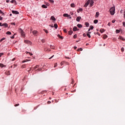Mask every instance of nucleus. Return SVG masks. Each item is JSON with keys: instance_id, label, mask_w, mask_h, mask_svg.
<instances>
[{"instance_id": "obj_1", "label": "nucleus", "mask_w": 125, "mask_h": 125, "mask_svg": "<svg viewBox=\"0 0 125 125\" xmlns=\"http://www.w3.org/2000/svg\"><path fill=\"white\" fill-rule=\"evenodd\" d=\"M109 12L111 13V15L115 14V7L111 8V9H109Z\"/></svg>"}, {"instance_id": "obj_2", "label": "nucleus", "mask_w": 125, "mask_h": 125, "mask_svg": "<svg viewBox=\"0 0 125 125\" xmlns=\"http://www.w3.org/2000/svg\"><path fill=\"white\" fill-rule=\"evenodd\" d=\"M19 32H20V34H21V37H24V36H25V33H24V32L23 31V30H21V29H19Z\"/></svg>"}, {"instance_id": "obj_3", "label": "nucleus", "mask_w": 125, "mask_h": 125, "mask_svg": "<svg viewBox=\"0 0 125 125\" xmlns=\"http://www.w3.org/2000/svg\"><path fill=\"white\" fill-rule=\"evenodd\" d=\"M89 3V4H90V7L93 6V4L94 3V2L93 1V0H87V2H86V3Z\"/></svg>"}, {"instance_id": "obj_4", "label": "nucleus", "mask_w": 125, "mask_h": 125, "mask_svg": "<svg viewBox=\"0 0 125 125\" xmlns=\"http://www.w3.org/2000/svg\"><path fill=\"white\" fill-rule=\"evenodd\" d=\"M24 43L28 45H31L32 44V42L28 40H24Z\"/></svg>"}, {"instance_id": "obj_5", "label": "nucleus", "mask_w": 125, "mask_h": 125, "mask_svg": "<svg viewBox=\"0 0 125 125\" xmlns=\"http://www.w3.org/2000/svg\"><path fill=\"white\" fill-rule=\"evenodd\" d=\"M71 30H72V31H73L74 32L78 31V28L76 27V26H74L73 28H69V31H71Z\"/></svg>"}, {"instance_id": "obj_6", "label": "nucleus", "mask_w": 125, "mask_h": 125, "mask_svg": "<svg viewBox=\"0 0 125 125\" xmlns=\"http://www.w3.org/2000/svg\"><path fill=\"white\" fill-rule=\"evenodd\" d=\"M0 26H2L5 28H7L8 27V23H5L4 24H2V25H0Z\"/></svg>"}, {"instance_id": "obj_7", "label": "nucleus", "mask_w": 125, "mask_h": 125, "mask_svg": "<svg viewBox=\"0 0 125 125\" xmlns=\"http://www.w3.org/2000/svg\"><path fill=\"white\" fill-rule=\"evenodd\" d=\"M62 17L68 18L69 17V19H71V17H69V15H68L67 14H64L62 15Z\"/></svg>"}, {"instance_id": "obj_8", "label": "nucleus", "mask_w": 125, "mask_h": 125, "mask_svg": "<svg viewBox=\"0 0 125 125\" xmlns=\"http://www.w3.org/2000/svg\"><path fill=\"white\" fill-rule=\"evenodd\" d=\"M43 51H45V52H50V49L47 48H43Z\"/></svg>"}, {"instance_id": "obj_9", "label": "nucleus", "mask_w": 125, "mask_h": 125, "mask_svg": "<svg viewBox=\"0 0 125 125\" xmlns=\"http://www.w3.org/2000/svg\"><path fill=\"white\" fill-rule=\"evenodd\" d=\"M49 6V4H46V5H42V8L46 9L47 8V6Z\"/></svg>"}, {"instance_id": "obj_10", "label": "nucleus", "mask_w": 125, "mask_h": 125, "mask_svg": "<svg viewBox=\"0 0 125 125\" xmlns=\"http://www.w3.org/2000/svg\"><path fill=\"white\" fill-rule=\"evenodd\" d=\"M12 14L18 15L19 14V12H17V11H12Z\"/></svg>"}, {"instance_id": "obj_11", "label": "nucleus", "mask_w": 125, "mask_h": 125, "mask_svg": "<svg viewBox=\"0 0 125 125\" xmlns=\"http://www.w3.org/2000/svg\"><path fill=\"white\" fill-rule=\"evenodd\" d=\"M81 17H76V21L79 22V21H81Z\"/></svg>"}, {"instance_id": "obj_12", "label": "nucleus", "mask_w": 125, "mask_h": 125, "mask_svg": "<svg viewBox=\"0 0 125 125\" xmlns=\"http://www.w3.org/2000/svg\"><path fill=\"white\" fill-rule=\"evenodd\" d=\"M37 33H38V32L37 31L34 30V31H33V35H34V36H37Z\"/></svg>"}, {"instance_id": "obj_13", "label": "nucleus", "mask_w": 125, "mask_h": 125, "mask_svg": "<svg viewBox=\"0 0 125 125\" xmlns=\"http://www.w3.org/2000/svg\"><path fill=\"white\" fill-rule=\"evenodd\" d=\"M6 67V65H5L2 63H0V67L1 68H5Z\"/></svg>"}, {"instance_id": "obj_14", "label": "nucleus", "mask_w": 125, "mask_h": 125, "mask_svg": "<svg viewBox=\"0 0 125 125\" xmlns=\"http://www.w3.org/2000/svg\"><path fill=\"white\" fill-rule=\"evenodd\" d=\"M50 20H52V21H56V18H55L53 16L50 17Z\"/></svg>"}, {"instance_id": "obj_15", "label": "nucleus", "mask_w": 125, "mask_h": 125, "mask_svg": "<svg viewBox=\"0 0 125 125\" xmlns=\"http://www.w3.org/2000/svg\"><path fill=\"white\" fill-rule=\"evenodd\" d=\"M76 27H78V28H81L83 27V26H82V24H78L77 25H76Z\"/></svg>"}, {"instance_id": "obj_16", "label": "nucleus", "mask_w": 125, "mask_h": 125, "mask_svg": "<svg viewBox=\"0 0 125 125\" xmlns=\"http://www.w3.org/2000/svg\"><path fill=\"white\" fill-rule=\"evenodd\" d=\"M119 39L120 40L123 41H125V38H123V37H122V36L119 37Z\"/></svg>"}, {"instance_id": "obj_17", "label": "nucleus", "mask_w": 125, "mask_h": 125, "mask_svg": "<svg viewBox=\"0 0 125 125\" xmlns=\"http://www.w3.org/2000/svg\"><path fill=\"white\" fill-rule=\"evenodd\" d=\"M90 33H91V32H87V36H86L89 38H91V36H90Z\"/></svg>"}, {"instance_id": "obj_18", "label": "nucleus", "mask_w": 125, "mask_h": 125, "mask_svg": "<svg viewBox=\"0 0 125 125\" xmlns=\"http://www.w3.org/2000/svg\"><path fill=\"white\" fill-rule=\"evenodd\" d=\"M100 15V13L98 12H96V18H98V16Z\"/></svg>"}, {"instance_id": "obj_19", "label": "nucleus", "mask_w": 125, "mask_h": 125, "mask_svg": "<svg viewBox=\"0 0 125 125\" xmlns=\"http://www.w3.org/2000/svg\"><path fill=\"white\" fill-rule=\"evenodd\" d=\"M5 74H6V76H9V75H10V73H9V71H6V72H5Z\"/></svg>"}, {"instance_id": "obj_20", "label": "nucleus", "mask_w": 125, "mask_h": 125, "mask_svg": "<svg viewBox=\"0 0 125 125\" xmlns=\"http://www.w3.org/2000/svg\"><path fill=\"white\" fill-rule=\"evenodd\" d=\"M107 37H108V36H106V35H104V36L103 37V39L105 40Z\"/></svg>"}, {"instance_id": "obj_21", "label": "nucleus", "mask_w": 125, "mask_h": 125, "mask_svg": "<svg viewBox=\"0 0 125 125\" xmlns=\"http://www.w3.org/2000/svg\"><path fill=\"white\" fill-rule=\"evenodd\" d=\"M93 28H94V27H93V26L90 25V28L88 30V31H90V30H93Z\"/></svg>"}, {"instance_id": "obj_22", "label": "nucleus", "mask_w": 125, "mask_h": 125, "mask_svg": "<svg viewBox=\"0 0 125 125\" xmlns=\"http://www.w3.org/2000/svg\"><path fill=\"white\" fill-rule=\"evenodd\" d=\"M84 25L86 26V27H88V22H84Z\"/></svg>"}, {"instance_id": "obj_23", "label": "nucleus", "mask_w": 125, "mask_h": 125, "mask_svg": "<svg viewBox=\"0 0 125 125\" xmlns=\"http://www.w3.org/2000/svg\"><path fill=\"white\" fill-rule=\"evenodd\" d=\"M30 61V60H25V61H23L22 62H21L24 63L27 62H29Z\"/></svg>"}, {"instance_id": "obj_24", "label": "nucleus", "mask_w": 125, "mask_h": 125, "mask_svg": "<svg viewBox=\"0 0 125 125\" xmlns=\"http://www.w3.org/2000/svg\"><path fill=\"white\" fill-rule=\"evenodd\" d=\"M57 37H59V38H60L62 40L63 38L61 36H60L59 34L57 35Z\"/></svg>"}, {"instance_id": "obj_25", "label": "nucleus", "mask_w": 125, "mask_h": 125, "mask_svg": "<svg viewBox=\"0 0 125 125\" xmlns=\"http://www.w3.org/2000/svg\"><path fill=\"white\" fill-rule=\"evenodd\" d=\"M52 27H55V29H57V24L55 23V25L52 26Z\"/></svg>"}, {"instance_id": "obj_26", "label": "nucleus", "mask_w": 125, "mask_h": 125, "mask_svg": "<svg viewBox=\"0 0 125 125\" xmlns=\"http://www.w3.org/2000/svg\"><path fill=\"white\" fill-rule=\"evenodd\" d=\"M93 22H94V24H97V23H98V20H94V21H93Z\"/></svg>"}, {"instance_id": "obj_27", "label": "nucleus", "mask_w": 125, "mask_h": 125, "mask_svg": "<svg viewBox=\"0 0 125 125\" xmlns=\"http://www.w3.org/2000/svg\"><path fill=\"white\" fill-rule=\"evenodd\" d=\"M16 3V0H12L11 3Z\"/></svg>"}, {"instance_id": "obj_28", "label": "nucleus", "mask_w": 125, "mask_h": 125, "mask_svg": "<svg viewBox=\"0 0 125 125\" xmlns=\"http://www.w3.org/2000/svg\"><path fill=\"white\" fill-rule=\"evenodd\" d=\"M104 31H105V30H104L103 29H101V30H100V32H101V33H103Z\"/></svg>"}, {"instance_id": "obj_29", "label": "nucleus", "mask_w": 125, "mask_h": 125, "mask_svg": "<svg viewBox=\"0 0 125 125\" xmlns=\"http://www.w3.org/2000/svg\"><path fill=\"white\" fill-rule=\"evenodd\" d=\"M120 51H121L122 52H123V51H125V48L122 47V48L120 49Z\"/></svg>"}, {"instance_id": "obj_30", "label": "nucleus", "mask_w": 125, "mask_h": 125, "mask_svg": "<svg viewBox=\"0 0 125 125\" xmlns=\"http://www.w3.org/2000/svg\"><path fill=\"white\" fill-rule=\"evenodd\" d=\"M68 34L69 35H72V31H69V32H68Z\"/></svg>"}, {"instance_id": "obj_31", "label": "nucleus", "mask_w": 125, "mask_h": 125, "mask_svg": "<svg viewBox=\"0 0 125 125\" xmlns=\"http://www.w3.org/2000/svg\"><path fill=\"white\" fill-rule=\"evenodd\" d=\"M87 5H88V3H84V5L83 6V7H87Z\"/></svg>"}, {"instance_id": "obj_32", "label": "nucleus", "mask_w": 125, "mask_h": 125, "mask_svg": "<svg viewBox=\"0 0 125 125\" xmlns=\"http://www.w3.org/2000/svg\"><path fill=\"white\" fill-rule=\"evenodd\" d=\"M71 7L74 8L75 7V4L74 3L71 4Z\"/></svg>"}, {"instance_id": "obj_33", "label": "nucleus", "mask_w": 125, "mask_h": 125, "mask_svg": "<svg viewBox=\"0 0 125 125\" xmlns=\"http://www.w3.org/2000/svg\"><path fill=\"white\" fill-rule=\"evenodd\" d=\"M6 35H11V33H10V32H6Z\"/></svg>"}, {"instance_id": "obj_34", "label": "nucleus", "mask_w": 125, "mask_h": 125, "mask_svg": "<svg viewBox=\"0 0 125 125\" xmlns=\"http://www.w3.org/2000/svg\"><path fill=\"white\" fill-rule=\"evenodd\" d=\"M116 34H119V33H120V31L118 29H116Z\"/></svg>"}, {"instance_id": "obj_35", "label": "nucleus", "mask_w": 125, "mask_h": 125, "mask_svg": "<svg viewBox=\"0 0 125 125\" xmlns=\"http://www.w3.org/2000/svg\"><path fill=\"white\" fill-rule=\"evenodd\" d=\"M83 11V9L82 8L79 9V11H78V13H79V12H82Z\"/></svg>"}, {"instance_id": "obj_36", "label": "nucleus", "mask_w": 125, "mask_h": 125, "mask_svg": "<svg viewBox=\"0 0 125 125\" xmlns=\"http://www.w3.org/2000/svg\"><path fill=\"white\" fill-rule=\"evenodd\" d=\"M50 49H54V46L50 45Z\"/></svg>"}, {"instance_id": "obj_37", "label": "nucleus", "mask_w": 125, "mask_h": 125, "mask_svg": "<svg viewBox=\"0 0 125 125\" xmlns=\"http://www.w3.org/2000/svg\"><path fill=\"white\" fill-rule=\"evenodd\" d=\"M25 68V64L21 65V68Z\"/></svg>"}, {"instance_id": "obj_38", "label": "nucleus", "mask_w": 125, "mask_h": 125, "mask_svg": "<svg viewBox=\"0 0 125 125\" xmlns=\"http://www.w3.org/2000/svg\"><path fill=\"white\" fill-rule=\"evenodd\" d=\"M49 2H50V3H54V0H49Z\"/></svg>"}, {"instance_id": "obj_39", "label": "nucleus", "mask_w": 125, "mask_h": 125, "mask_svg": "<svg viewBox=\"0 0 125 125\" xmlns=\"http://www.w3.org/2000/svg\"><path fill=\"white\" fill-rule=\"evenodd\" d=\"M4 40H5V38L1 39V40H0V42H1L2 41H3Z\"/></svg>"}, {"instance_id": "obj_40", "label": "nucleus", "mask_w": 125, "mask_h": 125, "mask_svg": "<svg viewBox=\"0 0 125 125\" xmlns=\"http://www.w3.org/2000/svg\"><path fill=\"white\" fill-rule=\"evenodd\" d=\"M39 67V65H36V66H35V67H34V69H38V68Z\"/></svg>"}, {"instance_id": "obj_41", "label": "nucleus", "mask_w": 125, "mask_h": 125, "mask_svg": "<svg viewBox=\"0 0 125 125\" xmlns=\"http://www.w3.org/2000/svg\"><path fill=\"white\" fill-rule=\"evenodd\" d=\"M63 31H64V33H67V29H64Z\"/></svg>"}, {"instance_id": "obj_42", "label": "nucleus", "mask_w": 125, "mask_h": 125, "mask_svg": "<svg viewBox=\"0 0 125 125\" xmlns=\"http://www.w3.org/2000/svg\"><path fill=\"white\" fill-rule=\"evenodd\" d=\"M43 31L45 32V33L47 34V30L46 29H43Z\"/></svg>"}, {"instance_id": "obj_43", "label": "nucleus", "mask_w": 125, "mask_h": 125, "mask_svg": "<svg viewBox=\"0 0 125 125\" xmlns=\"http://www.w3.org/2000/svg\"><path fill=\"white\" fill-rule=\"evenodd\" d=\"M0 14H2V16H3V15H4V14H3V13L2 12V11H0Z\"/></svg>"}, {"instance_id": "obj_44", "label": "nucleus", "mask_w": 125, "mask_h": 125, "mask_svg": "<svg viewBox=\"0 0 125 125\" xmlns=\"http://www.w3.org/2000/svg\"><path fill=\"white\" fill-rule=\"evenodd\" d=\"M3 55V53H0V57Z\"/></svg>"}, {"instance_id": "obj_45", "label": "nucleus", "mask_w": 125, "mask_h": 125, "mask_svg": "<svg viewBox=\"0 0 125 125\" xmlns=\"http://www.w3.org/2000/svg\"><path fill=\"white\" fill-rule=\"evenodd\" d=\"M42 69L41 68H38V69H37V71H41V70H42Z\"/></svg>"}, {"instance_id": "obj_46", "label": "nucleus", "mask_w": 125, "mask_h": 125, "mask_svg": "<svg viewBox=\"0 0 125 125\" xmlns=\"http://www.w3.org/2000/svg\"><path fill=\"white\" fill-rule=\"evenodd\" d=\"M77 36L76 34L74 35V39H76Z\"/></svg>"}, {"instance_id": "obj_47", "label": "nucleus", "mask_w": 125, "mask_h": 125, "mask_svg": "<svg viewBox=\"0 0 125 125\" xmlns=\"http://www.w3.org/2000/svg\"><path fill=\"white\" fill-rule=\"evenodd\" d=\"M82 50H83V49H82V48H79V49H78V51H82Z\"/></svg>"}, {"instance_id": "obj_48", "label": "nucleus", "mask_w": 125, "mask_h": 125, "mask_svg": "<svg viewBox=\"0 0 125 125\" xmlns=\"http://www.w3.org/2000/svg\"><path fill=\"white\" fill-rule=\"evenodd\" d=\"M54 57V55L52 56V57H50V58H49V60L51 59V58H53V57Z\"/></svg>"}, {"instance_id": "obj_49", "label": "nucleus", "mask_w": 125, "mask_h": 125, "mask_svg": "<svg viewBox=\"0 0 125 125\" xmlns=\"http://www.w3.org/2000/svg\"><path fill=\"white\" fill-rule=\"evenodd\" d=\"M19 106V104H15V107Z\"/></svg>"}, {"instance_id": "obj_50", "label": "nucleus", "mask_w": 125, "mask_h": 125, "mask_svg": "<svg viewBox=\"0 0 125 125\" xmlns=\"http://www.w3.org/2000/svg\"><path fill=\"white\" fill-rule=\"evenodd\" d=\"M42 43H44V39H42Z\"/></svg>"}, {"instance_id": "obj_51", "label": "nucleus", "mask_w": 125, "mask_h": 125, "mask_svg": "<svg viewBox=\"0 0 125 125\" xmlns=\"http://www.w3.org/2000/svg\"><path fill=\"white\" fill-rule=\"evenodd\" d=\"M57 66V63H55V68Z\"/></svg>"}, {"instance_id": "obj_52", "label": "nucleus", "mask_w": 125, "mask_h": 125, "mask_svg": "<svg viewBox=\"0 0 125 125\" xmlns=\"http://www.w3.org/2000/svg\"><path fill=\"white\" fill-rule=\"evenodd\" d=\"M11 39H15V36H12L11 37Z\"/></svg>"}, {"instance_id": "obj_53", "label": "nucleus", "mask_w": 125, "mask_h": 125, "mask_svg": "<svg viewBox=\"0 0 125 125\" xmlns=\"http://www.w3.org/2000/svg\"><path fill=\"white\" fill-rule=\"evenodd\" d=\"M123 13H125V14H124V15H123V18H125V12H123Z\"/></svg>"}, {"instance_id": "obj_54", "label": "nucleus", "mask_w": 125, "mask_h": 125, "mask_svg": "<svg viewBox=\"0 0 125 125\" xmlns=\"http://www.w3.org/2000/svg\"><path fill=\"white\" fill-rule=\"evenodd\" d=\"M123 26H125V22H123Z\"/></svg>"}, {"instance_id": "obj_55", "label": "nucleus", "mask_w": 125, "mask_h": 125, "mask_svg": "<svg viewBox=\"0 0 125 125\" xmlns=\"http://www.w3.org/2000/svg\"><path fill=\"white\" fill-rule=\"evenodd\" d=\"M10 2V1H9V0H6V3Z\"/></svg>"}, {"instance_id": "obj_56", "label": "nucleus", "mask_w": 125, "mask_h": 125, "mask_svg": "<svg viewBox=\"0 0 125 125\" xmlns=\"http://www.w3.org/2000/svg\"><path fill=\"white\" fill-rule=\"evenodd\" d=\"M86 34H83V37H86Z\"/></svg>"}, {"instance_id": "obj_57", "label": "nucleus", "mask_w": 125, "mask_h": 125, "mask_svg": "<svg viewBox=\"0 0 125 125\" xmlns=\"http://www.w3.org/2000/svg\"><path fill=\"white\" fill-rule=\"evenodd\" d=\"M50 104V101H48V104Z\"/></svg>"}, {"instance_id": "obj_58", "label": "nucleus", "mask_w": 125, "mask_h": 125, "mask_svg": "<svg viewBox=\"0 0 125 125\" xmlns=\"http://www.w3.org/2000/svg\"><path fill=\"white\" fill-rule=\"evenodd\" d=\"M15 58H13V59H12V61H15Z\"/></svg>"}, {"instance_id": "obj_59", "label": "nucleus", "mask_w": 125, "mask_h": 125, "mask_svg": "<svg viewBox=\"0 0 125 125\" xmlns=\"http://www.w3.org/2000/svg\"><path fill=\"white\" fill-rule=\"evenodd\" d=\"M108 26H110V23H108Z\"/></svg>"}, {"instance_id": "obj_60", "label": "nucleus", "mask_w": 125, "mask_h": 125, "mask_svg": "<svg viewBox=\"0 0 125 125\" xmlns=\"http://www.w3.org/2000/svg\"><path fill=\"white\" fill-rule=\"evenodd\" d=\"M112 23H115V20H112Z\"/></svg>"}, {"instance_id": "obj_61", "label": "nucleus", "mask_w": 125, "mask_h": 125, "mask_svg": "<svg viewBox=\"0 0 125 125\" xmlns=\"http://www.w3.org/2000/svg\"><path fill=\"white\" fill-rule=\"evenodd\" d=\"M2 20V17L0 16V21Z\"/></svg>"}, {"instance_id": "obj_62", "label": "nucleus", "mask_w": 125, "mask_h": 125, "mask_svg": "<svg viewBox=\"0 0 125 125\" xmlns=\"http://www.w3.org/2000/svg\"><path fill=\"white\" fill-rule=\"evenodd\" d=\"M28 54H30V56H32V54L30 53H28Z\"/></svg>"}, {"instance_id": "obj_63", "label": "nucleus", "mask_w": 125, "mask_h": 125, "mask_svg": "<svg viewBox=\"0 0 125 125\" xmlns=\"http://www.w3.org/2000/svg\"><path fill=\"white\" fill-rule=\"evenodd\" d=\"M74 49H76V46L74 47Z\"/></svg>"}, {"instance_id": "obj_64", "label": "nucleus", "mask_w": 125, "mask_h": 125, "mask_svg": "<svg viewBox=\"0 0 125 125\" xmlns=\"http://www.w3.org/2000/svg\"><path fill=\"white\" fill-rule=\"evenodd\" d=\"M2 24H3V23H0V25H2Z\"/></svg>"}]
</instances>
